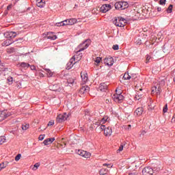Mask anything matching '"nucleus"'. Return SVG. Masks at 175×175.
<instances>
[{"label": "nucleus", "instance_id": "1", "mask_svg": "<svg viewBox=\"0 0 175 175\" xmlns=\"http://www.w3.org/2000/svg\"><path fill=\"white\" fill-rule=\"evenodd\" d=\"M129 6L126 1H119L115 3V9L117 10H124Z\"/></svg>", "mask_w": 175, "mask_h": 175}, {"label": "nucleus", "instance_id": "2", "mask_svg": "<svg viewBox=\"0 0 175 175\" xmlns=\"http://www.w3.org/2000/svg\"><path fill=\"white\" fill-rule=\"evenodd\" d=\"M90 44H91L90 40H85L84 42L79 45L78 46L79 50L77 51V53H80L81 51H83V50L88 49Z\"/></svg>", "mask_w": 175, "mask_h": 175}, {"label": "nucleus", "instance_id": "3", "mask_svg": "<svg viewBox=\"0 0 175 175\" xmlns=\"http://www.w3.org/2000/svg\"><path fill=\"white\" fill-rule=\"evenodd\" d=\"M113 24L116 27H125V24H126V21L124 19V18L119 17L116 18L115 21H113Z\"/></svg>", "mask_w": 175, "mask_h": 175}, {"label": "nucleus", "instance_id": "4", "mask_svg": "<svg viewBox=\"0 0 175 175\" xmlns=\"http://www.w3.org/2000/svg\"><path fill=\"white\" fill-rule=\"evenodd\" d=\"M68 117H69V113L65 112L63 114L58 115L57 117L56 118V121L59 124H61V122H64V121H66Z\"/></svg>", "mask_w": 175, "mask_h": 175}, {"label": "nucleus", "instance_id": "5", "mask_svg": "<svg viewBox=\"0 0 175 175\" xmlns=\"http://www.w3.org/2000/svg\"><path fill=\"white\" fill-rule=\"evenodd\" d=\"M154 169L151 168V167H145L142 170V174L143 175H152L154 174ZM157 172H159L160 169L155 170Z\"/></svg>", "mask_w": 175, "mask_h": 175}, {"label": "nucleus", "instance_id": "6", "mask_svg": "<svg viewBox=\"0 0 175 175\" xmlns=\"http://www.w3.org/2000/svg\"><path fill=\"white\" fill-rule=\"evenodd\" d=\"M111 9V5L110 4H104L100 8V12L101 13H107V12H109Z\"/></svg>", "mask_w": 175, "mask_h": 175}, {"label": "nucleus", "instance_id": "7", "mask_svg": "<svg viewBox=\"0 0 175 175\" xmlns=\"http://www.w3.org/2000/svg\"><path fill=\"white\" fill-rule=\"evenodd\" d=\"M104 64H105V65H107L108 66H113V64H114V59H113V57L109 56L104 59Z\"/></svg>", "mask_w": 175, "mask_h": 175}, {"label": "nucleus", "instance_id": "8", "mask_svg": "<svg viewBox=\"0 0 175 175\" xmlns=\"http://www.w3.org/2000/svg\"><path fill=\"white\" fill-rule=\"evenodd\" d=\"M112 99H113L114 102L116 103H122L124 100V96L113 95Z\"/></svg>", "mask_w": 175, "mask_h": 175}, {"label": "nucleus", "instance_id": "9", "mask_svg": "<svg viewBox=\"0 0 175 175\" xmlns=\"http://www.w3.org/2000/svg\"><path fill=\"white\" fill-rule=\"evenodd\" d=\"M5 38L8 39H14L16 36H17V33L14 31H8L5 33Z\"/></svg>", "mask_w": 175, "mask_h": 175}, {"label": "nucleus", "instance_id": "10", "mask_svg": "<svg viewBox=\"0 0 175 175\" xmlns=\"http://www.w3.org/2000/svg\"><path fill=\"white\" fill-rule=\"evenodd\" d=\"M81 77L82 79V81L83 84H85L87 81H88V74L85 72H81Z\"/></svg>", "mask_w": 175, "mask_h": 175}, {"label": "nucleus", "instance_id": "11", "mask_svg": "<svg viewBox=\"0 0 175 175\" xmlns=\"http://www.w3.org/2000/svg\"><path fill=\"white\" fill-rule=\"evenodd\" d=\"M162 90L161 89V87L158 85V88L157 86L152 88V94H157V95H159L161 94V92Z\"/></svg>", "mask_w": 175, "mask_h": 175}, {"label": "nucleus", "instance_id": "12", "mask_svg": "<svg viewBox=\"0 0 175 175\" xmlns=\"http://www.w3.org/2000/svg\"><path fill=\"white\" fill-rule=\"evenodd\" d=\"M98 90L101 92H106V91H107V85H106V83L100 84Z\"/></svg>", "mask_w": 175, "mask_h": 175}, {"label": "nucleus", "instance_id": "13", "mask_svg": "<svg viewBox=\"0 0 175 175\" xmlns=\"http://www.w3.org/2000/svg\"><path fill=\"white\" fill-rule=\"evenodd\" d=\"M75 57L76 56H74L72 59H70V62L67 64V69H71L72 67L73 66V65H75V64H76V62L73 63V62L75 59Z\"/></svg>", "mask_w": 175, "mask_h": 175}, {"label": "nucleus", "instance_id": "14", "mask_svg": "<svg viewBox=\"0 0 175 175\" xmlns=\"http://www.w3.org/2000/svg\"><path fill=\"white\" fill-rule=\"evenodd\" d=\"M46 1L44 0H36V6L38 8H44Z\"/></svg>", "mask_w": 175, "mask_h": 175}, {"label": "nucleus", "instance_id": "15", "mask_svg": "<svg viewBox=\"0 0 175 175\" xmlns=\"http://www.w3.org/2000/svg\"><path fill=\"white\" fill-rule=\"evenodd\" d=\"M161 71V66H154L152 70V73L153 75H158Z\"/></svg>", "mask_w": 175, "mask_h": 175}, {"label": "nucleus", "instance_id": "16", "mask_svg": "<svg viewBox=\"0 0 175 175\" xmlns=\"http://www.w3.org/2000/svg\"><path fill=\"white\" fill-rule=\"evenodd\" d=\"M111 133H113V131L111 130V127H107L104 131V135L105 136H111Z\"/></svg>", "mask_w": 175, "mask_h": 175}, {"label": "nucleus", "instance_id": "17", "mask_svg": "<svg viewBox=\"0 0 175 175\" xmlns=\"http://www.w3.org/2000/svg\"><path fill=\"white\" fill-rule=\"evenodd\" d=\"M46 39H51V40H55L57 36L54 35L53 32H48L46 35Z\"/></svg>", "mask_w": 175, "mask_h": 175}, {"label": "nucleus", "instance_id": "18", "mask_svg": "<svg viewBox=\"0 0 175 175\" xmlns=\"http://www.w3.org/2000/svg\"><path fill=\"white\" fill-rule=\"evenodd\" d=\"M20 68H22V69H25V70H27L28 68H29L30 65L28 63L25 62H21L18 64Z\"/></svg>", "mask_w": 175, "mask_h": 175}, {"label": "nucleus", "instance_id": "19", "mask_svg": "<svg viewBox=\"0 0 175 175\" xmlns=\"http://www.w3.org/2000/svg\"><path fill=\"white\" fill-rule=\"evenodd\" d=\"M90 91V88L88 86H83L81 90V94H85V92H88Z\"/></svg>", "mask_w": 175, "mask_h": 175}, {"label": "nucleus", "instance_id": "20", "mask_svg": "<svg viewBox=\"0 0 175 175\" xmlns=\"http://www.w3.org/2000/svg\"><path fill=\"white\" fill-rule=\"evenodd\" d=\"M68 25H73L74 24H76L77 23V19L76 18H70L68 19Z\"/></svg>", "mask_w": 175, "mask_h": 175}, {"label": "nucleus", "instance_id": "21", "mask_svg": "<svg viewBox=\"0 0 175 175\" xmlns=\"http://www.w3.org/2000/svg\"><path fill=\"white\" fill-rule=\"evenodd\" d=\"M109 172V170L106 169V168H102L100 170V175H105V174H107V173Z\"/></svg>", "mask_w": 175, "mask_h": 175}, {"label": "nucleus", "instance_id": "22", "mask_svg": "<svg viewBox=\"0 0 175 175\" xmlns=\"http://www.w3.org/2000/svg\"><path fill=\"white\" fill-rule=\"evenodd\" d=\"M47 77H53V75H54V72H51L50 69H45Z\"/></svg>", "mask_w": 175, "mask_h": 175}, {"label": "nucleus", "instance_id": "23", "mask_svg": "<svg viewBox=\"0 0 175 175\" xmlns=\"http://www.w3.org/2000/svg\"><path fill=\"white\" fill-rule=\"evenodd\" d=\"M107 120H109V117H108V116H104V117L100 120V122H101V124L103 125V124H106V122H107Z\"/></svg>", "mask_w": 175, "mask_h": 175}, {"label": "nucleus", "instance_id": "24", "mask_svg": "<svg viewBox=\"0 0 175 175\" xmlns=\"http://www.w3.org/2000/svg\"><path fill=\"white\" fill-rule=\"evenodd\" d=\"M152 59H153V58H152V57H151V55H146V63L148 64V62H152Z\"/></svg>", "mask_w": 175, "mask_h": 175}, {"label": "nucleus", "instance_id": "25", "mask_svg": "<svg viewBox=\"0 0 175 175\" xmlns=\"http://www.w3.org/2000/svg\"><path fill=\"white\" fill-rule=\"evenodd\" d=\"M67 83L68 84H70V86L73 85V84H75V79L69 78L68 79H67Z\"/></svg>", "mask_w": 175, "mask_h": 175}, {"label": "nucleus", "instance_id": "26", "mask_svg": "<svg viewBox=\"0 0 175 175\" xmlns=\"http://www.w3.org/2000/svg\"><path fill=\"white\" fill-rule=\"evenodd\" d=\"M143 114V110H135L134 111V116H142Z\"/></svg>", "mask_w": 175, "mask_h": 175}, {"label": "nucleus", "instance_id": "27", "mask_svg": "<svg viewBox=\"0 0 175 175\" xmlns=\"http://www.w3.org/2000/svg\"><path fill=\"white\" fill-rule=\"evenodd\" d=\"M100 61H102V58L99 57H96V59H94V64L99 65V64H100Z\"/></svg>", "mask_w": 175, "mask_h": 175}, {"label": "nucleus", "instance_id": "28", "mask_svg": "<svg viewBox=\"0 0 175 175\" xmlns=\"http://www.w3.org/2000/svg\"><path fill=\"white\" fill-rule=\"evenodd\" d=\"M40 166V163H36L34 164L33 167L31 168L32 170L36 171L38 169H39V167Z\"/></svg>", "mask_w": 175, "mask_h": 175}, {"label": "nucleus", "instance_id": "29", "mask_svg": "<svg viewBox=\"0 0 175 175\" xmlns=\"http://www.w3.org/2000/svg\"><path fill=\"white\" fill-rule=\"evenodd\" d=\"M12 44V42H10V40H6L5 41H3L2 43V46H10V44Z\"/></svg>", "mask_w": 175, "mask_h": 175}, {"label": "nucleus", "instance_id": "30", "mask_svg": "<svg viewBox=\"0 0 175 175\" xmlns=\"http://www.w3.org/2000/svg\"><path fill=\"white\" fill-rule=\"evenodd\" d=\"M141 98H142V94H140V92H137L135 97V100H140Z\"/></svg>", "mask_w": 175, "mask_h": 175}, {"label": "nucleus", "instance_id": "31", "mask_svg": "<svg viewBox=\"0 0 175 175\" xmlns=\"http://www.w3.org/2000/svg\"><path fill=\"white\" fill-rule=\"evenodd\" d=\"M122 90L121 89H116V93L113 95L122 96Z\"/></svg>", "mask_w": 175, "mask_h": 175}, {"label": "nucleus", "instance_id": "32", "mask_svg": "<svg viewBox=\"0 0 175 175\" xmlns=\"http://www.w3.org/2000/svg\"><path fill=\"white\" fill-rule=\"evenodd\" d=\"M123 79L124 80H131V75H129V73L125 72Z\"/></svg>", "mask_w": 175, "mask_h": 175}, {"label": "nucleus", "instance_id": "33", "mask_svg": "<svg viewBox=\"0 0 175 175\" xmlns=\"http://www.w3.org/2000/svg\"><path fill=\"white\" fill-rule=\"evenodd\" d=\"M29 129V124H23L22 125V129L23 131H27V129Z\"/></svg>", "mask_w": 175, "mask_h": 175}, {"label": "nucleus", "instance_id": "34", "mask_svg": "<svg viewBox=\"0 0 175 175\" xmlns=\"http://www.w3.org/2000/svg\"><path fill=\"white\" fill-rule=\"evenodd\" d=\"M5 142H6V138L5 137V136H1L0 137V145L3 144V143H5Z\"/></svg>", "mask_w": 175, "mask_h": 175}, {"label": "nucleus", "instance_id": "35", "mask_svg": "<svg viewBox=\"0 0 175 175\" xmlns=\"http://www.w3.org/2000/svg\"><path fill=\"white\" fill-rule=\"evenodd\" d=\"M83 158H91V154L89 152L85 151V153L83 154Z\"/></svg>", "mask_w": 175, "mask_h": 175}, {"label": "nucleus", "instance_id": "36", "mask_svg": "<svg viewBox=\"0 0 175 175\" xmlns=\"http://www.w3.org/2000/svg\"><path fill=\"white\" fill-rule=\"evenodd\" d=\"M85 152V150H79L77 152L78 155H80L81 157H84V154Z\"/></svg>", "mask_w": 175, "mask_h": 175}, {"label": "nucleus", "instance_id": "37", "mask_svg": "<svg viewBox=\"0 0 175 175\" xmlns=\"http://www.w3.org/2000/svg\"><path fill=\"white\" fill-rule=\"evenodd\" d=\"M7 81H8V84H9L10 85H11V84H13V77H8L7 78Z\"/></svg>", "mask_w": 175, "mask_h": 175}, {"label": "nucleus", "instance_id": "38", "mask_svg": "<svg viewBox=\"0 0 175 175\" xmlns=\"http://www.w3.org/2000/svg\"><path fill=\"white\" fill-rule=\"evenodd\" d=\"M6 51L8 54H12V53H14V48H8Z\"/></svg>", "mask_w": 175, "mask_h": 175}, {"label": "nucleus", "instance_id": "39", "mask_svg": "<svg viewBox=\"0 0 175 175\" xmlns=\"http://www.w3.org/2000/svg\"><path fill=\"white\" fill-rule=\"evenodd\" d=\"M173 12V5H170L169 7L167 9V12L172 13Z\"/></svg>", "mask_w": 175, "mask_h": 175}, {"label": "nucleus", "instance_id": "40", "mask_svg": "<svg viewBox=\"0 0 175 175\" xmlns=\"http://www.w3.org/2000/svg\"><path fill=\"white\" fill-rule=\"evenodd\" d=\"M20 159H21V154H18L16 157H15V161L16 162H18V161H20Z\"/></svg>", "mask_w": 175, "mask_h": 175}, {"label": "nucleus", "instance_id": "41", "mask_svg": "<svg viewBox=\"0 0 175 175\" xmlns=\"http://www.w3.org/2000/svg\"><path fill=\"white\" fill-rule=\"evenodd\" d=\"M57 87H58V85H53V87H51V90L52 91H58V88H57Z\"/></svg>", "mask_w": 175, "mask_h": 175}, {"label": "nucleus", "instance_id": "42", "mask_svg": "<svg viewBox=\"0 0 175 175\" xmlns=\"http://www.w3.org/2000/svg\"><path fill=\"white\" fill-rule=\"evenodd\" d=\"M49 143H50V141L49 140V138L44 140L43 142V144H44V146H49Z\"/></svg>", "mask_w": 175, "mask_h": 175}, {"label": "nucleus", "instance_id": "43", "mask_svg": "<svg viewBox=\"0 0 175 175\" xmlns=\"http://www.w3.org/2000/svg\"><path fill=\"white\" fill-rule=\"evenodd\" d=\"M62 24H64L62 21L60 23H55V27H64V25Z\"/></svg>", "mask_w": 175, "mask_h": 175}, {"label": "nucleus", "instance_id": "44", "mask_svg": "<svg viewBox=\"0 0 175 175\" xmlns=\"http://www.w3.org/2000/svg\"><path fill=\"white\" fill-rule=\"evenodd\" d=\"M168 46H165L163 48V51L164 53H169V51H170V49H167Z\"/></svg>", "mask_w": 175, "mask_h": 175}, {"label": "nucleus", "instance_id": "45", "mask_svg": "<svg viewBox=\"0 0 175 175\" xmlns=\"http://www.w3.org/2000/svg\"><path fill=\"white\" fill-rule=\"evenodd\" d=\"M124 150V144H121L120 146L119 147V150H118V152H121Z\"/></svg>", "mask_w": 175, "mask_h": 175}, {"label": "nucleus", "instance_id": "46", "mask_svg": "<svg viewBox=\"0 0 175 175\" xmlns=\"http://www.w3.org/2000/svg\"><path fill=\"white\" fill-rule=\"evenodd\" d=\"M54 125V120H51L49 122L47 126H53Z\"/></svg>", "mask_w": 175, "mask_h": 175}, {"label": "nucleus", "instance_id": "47", "mask_svg": "<svg viewBox=\"0 0 175 175\" xmlns=\"http://www.w3.org/2000/svg\"><path fill=\"white\" fill-rule=\"evenodd\" d=\"M103 166H107V167H113V165L110 163H104Z\"/></svg>", "mask_w": 175, "mask_h": 175}, {"label": "nucleus", "instance_id": "48", "mask_svg": "<svg viewBox=\"0 0 175 175\" xmlns=\"http://www.w3.org/2000/svg\"><path fill=\"white\" fill-rule=\"evenodd\" d=\"M62 25H68V19L67 20H65V21H62Z\"/></svg>", "mask_w": 175, "mask_h": 175}, {"label": "nucleus", "instance_id": "49", "mask_svg": "<svg viewBox=\"0 0 175 175\" xmlns=\"http://www.w3.org/2000/svg\"><path fill=\"white\" fill-rule=\"evenodd\" d=\"M44 136H45L44 135H40L38 137V140H40V141L43 140L44 139Z\"/></svg>", "mask_w": 175, "mask_h": 175}, {"label": "nucleus", "instance_id": "50", "mask_svg": "<svg viewBox=\"0 0 175 175\" xmlns=\"http://www.w3.org/2000/svg\"><path fill=\"white\" fill-rule=\"evenodd\" d=\"M95 125H97V126H100L102 125L100 120H98V122L95 123Z\"/></svg>", "mask_w": 175, "mask_h": 175}, {"label": "nucleus", "instance_id": "51", "mask_svg": "<svg viewBox=\"0 0 175 175\" xmlns=\"http://www.w3.org/2000/svg\"><path fill=\"white\" fill-rule=\"evenodd\" d=\"M2 169H5V163H1L0 164V171L2 170Z\"/></svg>", "mask_w": 175, "mask_h": 175}, {"label": "nucleus", "instance_id": "52", "mask_svg": "<svg viewBox=\"0 0 175 175\" xmlns=\"http://www.w3.org/2000/svg\"><path fill=\"white\" fill-rule=\"evenodd\" d=\"M112 49H113L114 50H118L119 46L118 44L113 45Z\"/></svg>", "mask_w": 175, "mask_h": 175}, {"label": "nucleus", "instance_id": "53", "mask_svg": "<svg viewBox=\"0 0 175 175\" xmlns=\"http://www.w3.org/2000/svg\"><path fill=\"white\" fill-rule=\"evenodd\" d=\"M105 126H105L103 124H101L100 126L101 131H105V129H106Z\"/></svg>", "mask_w": 175, "mask_h": 175}, {"label": "nucleus", "instance_id": "54", "mask_svg": "<svg viewBox=\"0 0 175 175\" xmlns=\"http://www.w3.org/2000/svg\"><path fill=\"white\" fill-rule=\"evenodd\" d=\"M131 128H132V126L131 124L125 126V129H126L127 131H129Z\"/></svg>", "mask_w": 175, "mask_h": 175}, {"label": "nucleus", "instance_id": "55", "mask_svg": "<svg viewBox=\"0 0 175 175\" xmlns=\"http://www.w3.org/2000/svg\"><path fill=\"white\" fill-rule=\"evenodd\" d=\"M48 139L49 140L50 143H53V142H54V140H55V138L51 137V138H48Z\"/></svg>", "mask_w": 175, "mask_h": 175}, {"label": "nucleus", "instance_id": "56", "mask_svg": "<svg viewBox=\"0 0 175 175\" xmlns=\"http://www.w3.org/2000/svg\"><path fill=\"white\" fill-rule=\"evenodd\" d=\"M166 0H160V5H165Z\"/></svg>", "mask_w": 175, "mask_h": 175}, {"label": "nucleus", "instance_id": "57", "mask_svg": "<svg viewBox=\"0 0 175 175\" xmlns=\"http://www.w3.org/2000/svg\"><path fill=\"white\" fill-rule=\"evenodd\" d=\"M29 66L31 70H35L36 69V67H35V66Z\"/></svg>", "mask_w": 175, "mask_h": 175}, {"label": "nucleus", "instance_id": "58", "mask_svg": "<svg viewBox=\"0 0 175 175\" xmlns=\"http://www.w3.org/2000/svg\"><path fill=\"white\" fill-rule=\"evenodd\" d=\"M13 7V5H9L8 7H7V10H10V9Z\"/></svg>", "mask_w": 175, "mask_h": 175}, {"label": "nucleus", "instance_id": "59", "mask_svg": "<svg viewBox=\"0 0 175 175\" xmlns=\"http://www.w3.org/2000/svg\"><path fill=\"white\" fill-rule=\"evenodd\" d=\"M163 110H167V104L163 107Z\"/></svg>", "mask_w": 175, "mask_h": 175}, {"label": "nucleus", "instance_id": "60", "mask_svg": "<svg viewBox=\"0 0 175 175\" xmlns=\"http://www.w3.org/2000/svg\"><path fill=\"white\" fill-rule=\"evenodd\" d=\"M142 135H146V131H142L139 136L142 137Z\"/></svg>", "mask_w": 175, "mask_h": 175}, {"label": "nucleus", "instance_id": "61", "mask_svg": "<svg viewBox=\"0 0 175 175\" xmlns=\"http://www.w3.org/2000/svg\"><path fill=\"white\" fill-rule=\"evenodd\" d=\"M105 102H106V103H110V100L109 99H106Z\"/></svg>", "mask_w": 175, "mask_h": 175}, {"label": "nucleus", "instance_id": "62", "mask_svg": "<svg viewBox=\"0 0 175 175\" xmlns=\"http://www.w3.org/2000/svg\"><path fill=\"white\" fill-rule=\"evenodd\" d=\"M157 10L159 11V12H161V10H162V8H157Z\"/></svg>", "mask_w": 175, "mask_h": 175}, {"label": "nucleus", "instance_id": "63", "mask_svg": "<svg viewBox=\"0 0 175 175\" xmlns=\"http://www.w3.org/2000/svg\"><path fill=\"white\" fill-rule=\"evenodd\" d=\"M163 113H167V110H163Z\"/></svg>", "mask_w": 175, "mask_h": 175}, {"label": "nucleus", "instance_id": "64", "mask_svg": "<svg viewBox=\"0 0 175 175\" xmlns=\"http://www.w3.org/2000/svg\"><path fill=\"white\" fill-rule=\"evenodd\" d=\"M150 109H151V110H152V109H157V108H155V107H150Z\"/></svg>", "mask_w": 175, "mask_h": 175}]
</instances>
